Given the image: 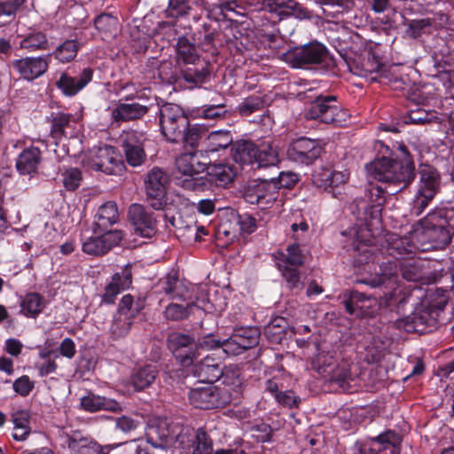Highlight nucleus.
I'll return each instance as SVG.
<instances>
[{"mask_svg":"<svg viewBox=\"0 0 454 454\" xmlns=\"http://www.w3.org/2000/svg\"><path fill=\"white\" fill-rule=\"evenodd\" d=\"M365 168L369 177L395 187L389 193L404 189L415 177L414 162L403 145H398L395 158H377Z\"/></svg>","mask_w":454,"mask_h":454,"instance_id":"1","label":"nucleus"},{"mask_svg":"<svg viewBox=\"0 0 454 454\" xmlns=\"http://www.w3.org/2000/svg\"><path fill=\"white\" fill-rule=\"evenodd\" d=\"M446 223V220L440 214H429L413 230L412 238L419 244L428 247L427 250L442 249L450 242L453 234V228H447Z\"/></svg>","mask_w":454,"mask_h":454,"instance_id":"2","label":"nucleus"},{"mask_svg":"<svg viewBox=\"0 0 454 454\" xmlns=\"http://www.w3.org/2000/svg\"><path fill=\"white\" fill-rule=\"evenodd\" d=\"M419 182L417 193L412 200L411 214L419 216L427 207L441 190L442 178L433 166L421 164L419 168Z\"/></svg>","mask_w":454,"mask_h":454,"instance_id":"3","label":"nucleus"},{"mask_svg":"<svg viewBox=\"0 0 454 454\" xmlns=\"http://www.w3.org/2000/svg\"><path fill=\"white\" fill-rule=\"evenodd\" d=\"M188 434V428L182 429L178 424L172 423L167 418H155L150 420L145 437L146 442L155 449L166 450Z\"/></svg>","mask_w":454,"mask_h":454,"instance_id":"4","label":"nucleus"},{"mask_svg":"<svg viewBox=\"0 0 454 454\" xmlns=\"http://www.w3.org/2000/svg\"><path fill=\"white\" fill-rule=\"evenodd\" d=\"M349 114L338 102L335 96H319L310 104L306 118L322 123L342 126Z\"/></svg>","mask_w":454,"mask_h":454,"instance_id":"5","label":"nucleus"},{"mask_svg":"<svg viewBox=\"0 0 454 454\" xmlns=\"http://www.w3.org/2000/svg\"><path fill=\"white\" fill-rule=\"evenodd\" d=\"M160 126L169 142L177 143L189 126V119L179 106L167 103L160 109Z\"/></svg>","mask_w":454,"mask_h":454,"instance_id":"6","label":"nucleus"},{"mask_svg":"<svg viewBox=\"0 0 454 454\" xmlns=\"http://www.w3.org/2000/svg\"><path fill=\"white\" fill-rule=\"evenodd\" d=\"M203 154L201 152H189L179 155L176 160V169L181 175L178 179L181 180L183 187L192 190L197 185V176L204 172L208 164L206 160H202Z\"/></svg>","mask_w":454,"mask_h":454,"instance_id":"7","label":"nucleus"},{"mask_svg":"<svg viewBox=\"0 0 454 454\" xmlns=\"http://www.w3.org/2000/svg\"><path fill=\"white\" fill-rule=\"evenodd\" d=\"M169 184L168 174L160 168H153L145 176V187L146 199L155 210H161L167 204V187Z\"/></svg>","mask_w":454,"mask_h":454,"instance_id":"8","label":"nucleus"},{"mask_svg":"<svg viewBox=\"0 0 454 454\" xmlns=\"http://www.w3.org/2000/svg\"><path fill=\"white\" fill-rule=\"evenodd\" d=\"M89 165L91 168L107 175H119L124 168L120 154L111 145L93 148L90 152Z\"/></svg>","mask_w":454,"mask_h":454,"instance_id":"9","label":"nucleus"},{"mask_svg":"<svg viewBox=\"0 0 454 454\" xmlns=\"http://www.w3.org/2000/svg\"><path fill=\"white\" fill-rule=\"evenodd\" d=\"M162 288L171 299L186 301V303L193 301L194 306L205 298L204 286L192 285L172 275L167 276Z\"/></svg>","mask_w":454,"mask_h":454,"instance_id":"10","label":"nucleus"},{"mask_svg":"<svg viewBox=\"0 0 454 454\" xmlns=\"http://www.w3.org/2000/svg\"><path fill=\"white\" fill-rule=\"evenodd\" d=\"M189 400L195 408L216 409L230 403V394L220 389V387L210 385L192 389Z\"/></svg>","mask_w":454,"mask_h":454,"instance_id":"11","label":"nucleus"},{"mask_svg":"<svg viewBox=\"0 0 454 454\" xmlns=\"http://www.w3.org/2000/svg\"><path fill=\"white\" fill-rule=\"evenodd\" d=\"M260 331L256 327L235 329L232 334L223 340L222 348L228 356H238L259 343Z\"/></svg>","mask_w":454,"mask_h":454,"instance_id":"12","label":"nucleus"},{"mask_svg":"<svg viewBox=\"0 0 454 454\" xmlns=\"http://www.w3.org/2000/svg\"><path fill=\"white\" fill-rule=\"evenodd\" d=\"M123 238L121 231L114 230L102 232H94L93 236L82 237V249L90 255L100 256L108 253L113 247L118 246Z\"/></svg>","mask_w":454,"mask_h":454,"instance_id":"13","label":"nucleus"},{"mask_svg":"<svg viewBox=\"0 0 454 454\" xmlns=\"http://www.w3.org/2000/svg\"><path fill=\"white\" fill-rule=\"evenodd\" d=\"M438 311L433 308L424 305L418 307L415 310L405 318L396 321V325L400 329H403L407 333H426L435 326L437 321Z\"/></svg>","mask_w":454,"mask_h":454,"instance_id":"14","label":"nucleus"},{"mask_svg":"<svg viewBox=\"0 0 454 454\" xmlns=\"http://www.w3.org/2000/svg\"><path fill=\"white\" fill-rule=\"evenodd\" d=\"M169 349L184 366H188L200 356L197 343L189 334L172 333L168 335Z\"/></svg>","mask_w":454,"mask_h":454,"instance_id":"15","label":"nucleus"},{"mask_svg":"<svg viewBox=\"0 0 454 454\" xmlns=\"http://www.w3.org/2000/svg\"><path fill=\"white\" fill-rule=\"evenodd\" d=\"M413 237V231L408 236L401 237L397 234H388L386 239L387 253L392 257L403 259L416 254L418 251H427L428 247L419 244Z\"/></svg>","mask_w":454,"mask_h":454,"instance_id":"16","label":"nucleus"},{"mask_svg":"<svg viewBox=\"0 0 454 454\" xmlns=\"http://www.w3.org/2000/svg\"><path fill=\"white\" fill-rule=\"evenodd\" d=\"M129 217L135 233L143 238H152L157 232V220L154 214L140 204H132L129 208Z\"/></svg>","mask_w":454,"mask_h":454,"instance_id":"17","label":"nucleus"},{"mask_svg":"<svg viewBox=\"0 0 454 454\" xmlns=\"http://www.w3.org/2000/svg\"><path fill=\"white\" fill-rule=\"evenodd\" d=\"M321 152L322 147L317 141L301 137L290 145L287 156L294 162L309 165L320 156Z\"/></svg>","mask_w":454,"mask_h":454,"instance_id":"18","label":"nucleus"},{"mask_svg":"<svg viewBox=\"0 0 454 454\" xmlns=\"http://www.w3.org/2000/svg\"><path fill=\"white\" fill-rule=\"evenodd\" d=\"M327 58L326 48L319 43H310L289 53L288 59L294 67L323 63Z\"/></svg>","mask_w":454,"mask_h":454,"instance_id":"19","label":"nucleus"},{"mask_svg":"<svg viewBox=\"0 0 454 454\" xmlns=\"http://www.w3.org/2000/svg\"><path fill=\"white\" fill-rule=\"evenodd\" d=\"M278 198L276 187L266 180L253 181L245 189L244 199L249 204L262 207L271 205Z\"/></svg>","mask_w":454,"mask_h":454,"instance_id":"20","label":"nucleus"},{"mask_svg":"<svg viewBox=\"0 0 454 454\" xmlns=\"http://www.w3.org/2000/svg\"><path fill=\"white\" fill-rule=\"evenodd\" d=\"M50 56L26 57L16 59L12 62V67L23 79L33 81L48 70Z\"/></svg>","mask_w":454,"mask_h":454,"instance_id":"21","label":"nucleus"},{"mask_svg":"<svg viewBox=\"0 0 454 454\" xmlns=\"http://www.w3.org/2000/svg\"><path fill=\"white\" fill-rule=\"evenodd\" d=\"M348 66L352 74L367 78L370 81H376L378 72L382 65L378 57L368 51L350 59Z\"/></svg>","mask_w":454,"mask_h":454,"instance_id":"22","label":"nucleus"},{"mask_svg":"<svg viewBox=\"0 0 454 454\" xmlns=\"http://www.w3.org/2000/svg\"><path fill=\"white\" fill-rule=\"evenodd\" d=\"M332 356L319 354L317 362L319 364V372L329 377L330 380L337 382L343 387L344 384L350 379V364L347 361L333 364Z\"/></svg>","mask_w":454,"mask_h":454,"instance_id":"23","label":"nucleus"},{"mask_svg":"<svg viewBox=\"0 0 454 454\" xmlns=\"http://www.w3.org/2000/svg\"><path fill=\"white\" fill-rule=\"evenodd\" d=\"M348 171H335L331 167H320L312 175L313 184L322 189H335L348 180Z\"/></svg>","mask_w":454,"mask_h":454,"instance_id":"24","label":"nucleus"},{"mask_svg":"<svg viewBox=\"0 0 454 454\" xmlns=\"http://www.w3.org/2000/svg\"><path fill=\"white\" fill-rule=\"evenodd\" d=\"M113 122H125L142 118L148 112L146 106L137 102L123 103L116 102L109 107Z\"/></svg>","mask_w":454,"mask_h":454,"instance_id":"25","label":"nucleus"},{"mask_svg":"<svg viewBox=\"0 0 454 454\" xmlns=\"http://www.w3.org/2000/svg\"><path fill=\"white\" fill-rule=\"evenodd\" d=\"M192 372L200 381L214 383L223 374L222 363L219 358L207 355L193 364Z\"/></svg>","mask_w":454,"mask_h":454,"instance_id":"26","label":"nucleus"},{"mask_svg":"<svg viewBox=\"0 0 454 454\" xmlns=\"http://www.w3.org/2000/svg\"><path fill=\"white\" fill-rule=\"evenodd\" d=\"M92 75L93 70L90 67L84 68L78 77L62 73L56 85L66 96H74L91 81Z\"/></svg>","mask_w":454,"mask_h":454,"instance_id":"27","label":"nucleus"},{"mask_svg":"<svg viewBox=\"0 0 454 454\" xmlns=\"http://www.w3.org/2000/svg\"><path fill=\"white\" fill-rule=\"evenodd\" d=\"M223 387L220 389L226 390L230 394V403L239 398L244 389V380L241 369L238 365L231 364L223 368Z\"/></svg>","mask_w":454,"mask_h":454,"instance_id":"28","label":"nucleus"},{"mask_svg":"<svg viewBox=\"0 0 454 454\" xmlns=\"http://www.w3.org/2000/svg\"><path fill=\"white\" fill-rule=\"evenodd\" d=\"M131 285V270L129 268L122 269L121 272H116L112 277L110 283L106 286L105 293L102 295V301L105 303L112 304L116 296L122 291L128 289Z\"/></svg>","mask_w":454,"mask_h":454,"instance_id":"29","label":"nucleus"},{"mask_svg":"<svg viewBox=\"0 0 454 454\" xmlns=\"http://www.w3.org/2000/svg\"><path fill=\"white\" fill-rule=\"evenodd\" d=\"M179 447L183 450H192V454H212V442L208 435L202 429L191 434L188 429V434L181 439Z\"/></svg>","mask_w":454,"mask_h":454,"instance_id":"30","label":"nucleus"},{"mask_svg":"<svg viewBox=\"0 0 454 454\" xmlns=\"http://www.w3.org/2000/svg\"><path fill=\"white\" fill-rule=\"evenodd\" d=\"M81 407L89 412L107 411L112 412L121 411V405L116 400L89 393L81 399Z\"/></svg>","mask_w":454,"mask_h":454,"instance_id":"31","label":"nucleus"},{"mask_svg":"<svg viewBox=\"0 0 454 454\" xmlns=\"http://www.w3.org/2000/svg\"><path fill=\"white\" fill-rule=\"evenodd\" d=\"M184 80L193 86L207 81L210 71L209 64L203 59L180 68Z\"/></svg>","mask_w":454,"mask_h":454,"instance_id":"32","label":"nucleus"},{"mask_svg":"<svg viewBox=\"0 0 454 454\" xmlns=\"http://www.w3.org/2000/svg\"><path fill=\"white\" fill-rule=\"evenodd\" d=\"M41 151L35 146L24 149L16 161V168L20 175H33L37 172L41 162Z\"/></svg>","mask_w":454,"mask_h":454,"instance_id":"33","label":"nucleus"},{"mask_svg":"<svg viewBox=\"0 0 454 454\" xmlns=\"http://www.w3.org/2000/svg\"><path fill=\"white\" fill-rule=\"evenodd\" d=\"M412 254L401 262L399 268L403 278L416 282L423 278L428 262Z\"/></svg>","mask_w":454,"mask_h":454,"instance_id":"34","label":"nucleus"},{"mask_svg":"<svg viewBox=\"0 0 454 454\" xmlns=\"http://www.w3.org/2000/svg\"><path fill=\"white\" fill-rule=\"evenodd\" d=\"M118 217L119 213L116 204L113 201L106 202L98 210L93 225V232L105 231L106 229L117 222Z\"/></svg>","mask_w":454,"mask_h":454,"instance_id":"35","label":"nucleus"},{"mask_svg":"<svg viewBox=\"0 0 454 454\" xmlns=\"http://www.w3.org/2000/svg\"><path fill=\"white\" fill-rule=\"evenodd\" d=\"M201 58L194 43L186 37H179L176 45V62L179 68L192 64Z\"/></svg>","mask_w":454,"mask_h":454,"instance_id":"36","label":"nucleus"},{"mask_svg":"<svg viewBox=\"0 0 454 454\" xmlns=\"http://www.w3.org/2000/svg\"><path fill=\"white\" fill-rule=\"evenodd\" d=\"M269 7L271 12H276L281 18L294 16L297 19H304L309 17L307 10L294 0H272Z\"/></svg>","mask_w":454,"mask_h":454,"instance_id":"37","label":"nucleus"},{"mask_svg":"<svg viewBox=\"0 0 454 454\" xmlns=\"http://www.w3.org/2000/svg\"><path fill=\"white\" fill-rule=\"evenodd\" d=\"M11 417L13 423V439L19 442L25 441L31 433L29 411L18 410L13 411Z\"/></svg>","mask_w":454,"mask_h":454,"instance_id":"38","label":"nucleus"},{"mask_svg":"<svg viewBox=\"0 0 454 454\" xmlns=\"http://www.w3.org/2000/svg\"><path fill=\"white\" fill-rule=\"evenodd\" d=\"M278 161V152L272 143L262 141L256 145L255 163L259 168L276 166Z\"/></svg>","mask_w":454,"mask_h":454,"instance_id":"39","label":"nucleus"},{"mask_svg":"<svg viewBox=\"0 0 454 454\" xmlns=\"http://www.w3.org/2000/svg\"><path fill=\"white\" fill-rule=\"evenodd\" d=\"M20 313L27 317H36L44 309L45 301L37 293H28L20 301Z\"/></svg>","mask_w":454,"mask_h":454,"instance_id":"40","label":"nucleus"},{"mask_svg":"<svg viewBox=\"0 0 454 454\" xmlns=\"http://www.w3.org/2000/svg\"><path fill=\"white\" fill-rule=\"evenodd\" d=\"M158 370L156 366L148 364L138 368L130 377V382L136 391L148 387L156 379Z\"/></svg>","mask_w":454,"mask_h":454,"instance_id":"41","label":"nucleus"},{"mask_svg":"<svg viewBox=\"0 0 454 454\" xmlns=\"http://www.w3.org/2000/svg\"><path fill=\"white\" fill-rule=\"evenodd\" d=\"M256 145L250 141L237 142L231 149L232 159L240 164L255 163Z\"/></svg>","mask_w":454,"mask_h":454,"instance_id":"42","label":"nucleus"},{"mask_svg":"<svg viewBox=\"0 0 454 454\" xmlns=\"http://www.w3.org/2000/svg\"><path fill=\"white\" fill-rule=\"evenodd\" d=\"M207 174L211 182L218 186H226L233 181L237 171L231 165L214 164L207 168Z\"/></svg>","mask_w":454,"mask_h":454,"instance_id":"43","label":"nucleus"},{"mask_svg":"<svg viewBox=\"0 0 454 454\" xmlns=\"http://www.w3.org/2000/svg\"><path fill=\"white\" fill-rule=\"evenodd\" d=\"M20 47L29 52L46 51L49 49V40L43 32L33 30L23 36L20 42Z\"/></svg>","mask_w":454,"mask_h":454,"instance_id":"44","label":"nucleus"},{"mask_svg":"<svg viewBox=\"0 0 454 454\" xmlns=\"http://www.w3.org/2000/svg\"><path fill=\"white\" fill-rule=\"evenodd\" d=\"M67 444L74 454H106L100 445L88 438L73 435L68 438Z\"/></svg>","mask_w":454,"mask_h":454,"instance_id":"45","label":"nucleus"},{"mask_svg":"<svg viewBox=\"0 0 454 454\" xmlns=\"http://www.w3.org/2000/svg\"><path fill=\"white\" fill-rule=\"evenodd\" d=\"M232 141V135L229 130H215L207 134L206 147L208 152H217L219 149L227 148Z\"/></svg>","mask_w":454,"mask_h":454,"instance_id":"46","label":"nucleus"},{"mask_svg":"<svg viewBox=\"0 0 454 454\" xmlns=\"http://www.w3.org/2000/svg\"><path fill=\"white\" fill-rule=\"evenodd\" d=\"M276 264L278 261H284L286 265L301 266L304 262V254L297 244H292L286 247V253L278 251L273 254Z\"/></svg>","mask_w":454,"mask_h":454,"instance_id":"47","label":"nucleus"},{"mask_svg":"<svg viewBox=\"0 0 454 454\" xmlns=\"http://www.w3.org/2000/svg\"><path fill=\"white\" fill-rule=\"evenodd\" d=\"M144 308V300L137 299L135 301L132 295L126 294L121 298L119 303L117 313L133 320Z\"/></svg>","mask_w":454,"mask_h":454,"instance_id":"48","label":"nucleus"},{"mask_svg":"<svg viewBox=\"0 0 454 454\" xmlns=\"http://www.w3.org/2000/svg\"><path fill=\"white\" fill-rule=\"evenodd\" d=\"M74 118L70 114L58 113L52 115L51 135L55 139L67 136V129L71 128Z\"/></svg>","mask_w":454,"mask_h":454,"instance_id":"49","label":"nucleus"},{"mask_svg":"<svg viewBox=\"0 0 454 454\" xmlns=\"http://www.w3.org/2000/svg\"><path fill=\"white\" fill-rule=\"evenodd\" d=\"M79 45L75 40H66L51 55L61 63H68L76 57Z\"/></svg>","mask_w":454,"mask_h":454,"instance_id":"50","label":"nucleus"},{"mask_svg":"<svg viewBox=\"0 0 454 454\" xmlns=\"http://www.w3.org/2000/svg\"><path fill=\"white\" fill-rule=\"evenodd\" d=\"M193 307V301L186 303L185 306L173 302L166 308L164 316L168 320H182L189 316Z\"/></svg>","mask_w":454,"mask_h":454,"instance_id":"51","label":"nucleus"},{"mask_svg":"<svg viewBox=\"0 0 454 454\" xmlns=\"http://www.w3.org/2000/svg\"><path fill=\"white\" fill-rule=\"evenodd\" d=\"M207 129L204 125H194L188 127L184 132V137L180 141H184L186 145L194 147L197 146L200 141L204 139L206 143Z\"/></svg>","mask_w":454,"mask_h":454,"instance_id":"52","label":"nucleus"},{"mask_svg":"<svg viewBox=\"0 0 454 454\" xmlns=\"http://www.w3.org/2000/svg\"><path fill=\"white\" fill-rule=\"evenodd\" d=\"M132 323V319L116 313L110 328L111 334L114 339L126 336L130 330Z\"/></svg>","mask_w":454,"mask_h":454,"instance_id":"53","label":"nucleus"},{"mask_svg":"<svg viewBox=\"0 0 454 454\" xmlns=\"http://www.w3.org/2000/svg\"><path fill=\"white\" fill-rule=\"evenodd\" d=\"M366 296L357 291L351 293L348 300L345 301L346 311L350 315L360 317L364 315V307L360 304L366 301Z\"/></svg>","mask_w":454,"mask_h":454,"instance_id":"54","label":"nucleus"},{"mask_svg":"<svg viewBox=\"0 0 454 454\" xmlns=\"http://www.w3.org/2000/svg\"><path fill=\"white\" fill-rule=\"evenodd\" d=\"M61 176L63 185L67 191L76 190L80 186L82 178V172L77 168H68L65 169Z\"/></svg>","mask_w":454,"mask_h":454,"instance_id":"55","label":"nucleus"},{"mask_svg":"<svg viewBox=\"0 0 454 454\" xmlns=\"http://www.w3.org/2000/svg\"><path fill=\"white\" fill-rule=\"evenodd\" d=\"M278 268L282 272V276L286 281L289 288H299L301 286L300 274L296 269L286 265L283 260L278 261Z\"/></svg>","mask_w":454,"mask_h":454,"instance_id":"56","label":"nucleus"},{"mask_svg":"<svg viewBox=\"0 0 454 454\" xmlns=\"http://www.w3.org/2000/svg\"><path fill=\"white\" fill-rule=\"evenodd\" d=\"M95 27L106 35H112L117 28V19L110 14H101L95 19Z\"/></svg>","mask_w":454,"mask_h":454,"instance_id":"57","label":"nucleus"},{"mask_svg":"<svg viewBox=\"0 0 454 454\" xmlns=\"http://www.w3.org/2000/svg\"><path fill=\"white\" fill-rule=\"evenodd\" d=\"M145 134L141 131L129 129L121 136L123 148L144 147Z\"/></svg>","mask_w":454,"mask_h":454,"instance_id":"58","label":"nucleus"},{"mask_svg":"<svg viewBox=\"0 0 454 454\" xmlns=\"http://www.w3.org/2000/svg\"><path fill=\"white\" fill-rule=\"evenodd\" d=\"M264 101L260 97H249L239 106V114L245 116L250 115L263 107Z\"/></svg>","mask_w":454,"mask_h":454,"instance_id":"59","label":"nucleus"},{"mask_svg":"<svg viewBox=\"0 0 454 454\" xmlns=\"http://www.w3.org/2000/svg\"><path fill=\"white\" fill-rule=\"evenodd\" d=\"M397 272V265L395 262L387 261L380 265V270L376 272L379 279L375 281L374 285L379 286L384 284L387 280L394 277Z\"/></svg>","mask_w":454,"mask_h":454,"instance_id":"60","label":"nucleus"},{"mask_svg":"<svg viewBox=\"0 0 454 454\" xmlns=\"http://www.w3.org/2000/svg\"><path fill=\"white\" fill-rule=\"evenodd\" d=\"M127 162L132 167L140 166L145 159V153L144 147H132V148H123Z\"/></svg>","mask_w":454,"mask_h":454,"instance_id":"61","label":"nucleus"},{"mask_svg":"<svg viewBox=\"0 0 454 454\" xmlns=\"http://www.w3.org/2000/svg\"><path fill=\"white\" fill-rule=\"evenodd\" d=\"M298 181L297 175L291 172H280L277 180L271 179L270 184L277 188H290Z\"/></svg>","mask_w":454,"mask_h":454,"instance_id":"62","label":"nucleus"},{"mask_svg":"<svg viewBox=\"0 0 454 454\" xmlns=\"http://www.w3.org/2000/svg\"><path fill=\"white\" fill-rule=\"evenodd\" d=\"M253 437L261 442L270 441L272 434V428L270 425L260 423L252 427Z\"/></svg>","mask_w":454,"mask_h":454,"instance_id":"63","label":"nucleus"},{"mask_svg":"<svg viewBox=\"0 0 454 454\" xmlns=\"http://www.w3.org/2000/svg\"><path fill=\"white\" fill-rule=\"evenodd\" d=\"M34 383L27 375L21 376L13 382V389L22 396H27L32 391Z\"/></svg>","mask_w":454,"mask_h":454,"instance_id":"64","label":"nucleus"}]
</instances>
